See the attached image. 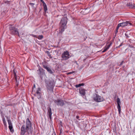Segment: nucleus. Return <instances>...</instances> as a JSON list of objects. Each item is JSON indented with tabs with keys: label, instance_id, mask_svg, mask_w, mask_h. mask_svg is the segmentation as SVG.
Masks as SVG:
<instances>
[{
	"label": "nucleus",
	"instance_id": "1",
	"mask_svg": "<svg viewBox=\"0 0 135 135\" xmlns=\"http://www.w3.org/2000/svg\"><path fill=\"white\" fill-rule=\"evenodd\" d=\"M33 128L32 127L31 122L28 118H27L26 121V125H23L21 128V134L24 135L26 133L27 135L32 134Z\"/></svg>",
	"mask_w": 135,
	"mask_h": 135
},
{
	"label": "nucleus",
	"instance_id": "2",
	"mask_svg": "<svg viewBox=\"0 0 135 135\" xmlns=\"http://www.w3.org/2000/svg\"><path fill=\"white\" fill-rule=\"evenodd\" d=\"M68 18L66 17H64L61 20L59 26L60 27V32L62 33L64 31L65 29L67 28L66 24L67 22Z\"/></svg>",
	"mask_w": 135,
	"mask_h": 135
},
{
	"label": "nucleus",
	"instance_id": "3",
	"mask_svg": "<svg viewBox=\"0 0 135 135\" xmlns=\"http://www.w3.org/2000/svg\"><path fill=\"white\" fill-rule=\"evenodd\" d=\"M9 30L10 33L12 35H15L19 34L18 30L15 27L12 26L11 24L9 25Z\"/></svg>",
	"mask_w": 135,
	"mask_h": 135
},
{
	"label": "nucleus",
	"instance_id": "4",
	"mask_svg": "<svg viewBox=\"0 0 135 135\" xmlns=\"http://www.w3.org/2000/svg\"><path fill=\"white\" fill-rule=\"evenodd\" d=\"M41 89L39 88H37L36 91L35 90H34V88L33 89L32 93L38 99H40L41 97Z\"/></svg>",
	"mask_w": 135,
	"mask_h": 135
},
{
	"label": "nucleus",
	"instance_id": "5",
	"mask_svg": "<svg viewBox=\"0 0 135 135\" xmlns=\"http://www.w3.org/2000/svg\"><path fill=\"white\" fill-rule=\"evenodd\" d=\"M54 85V82L53 81H49L47 82L46 86L47 88L49 90H52Z\"/></svg>",
	"mask_w": 135,
	"mask_h": 135
},
{
	"label": "nucleus",
	"instance_id": "6",
	"mask_svg": "<svg viewBox=\"0 0 135 135\" xmlns=\"http://www.w3.org/2000/svg\"><path fill=\"white\" fill-rule=\"evenodd\" d=\"M56 104L58 106H62L65 104L64 101L61 99H58L54 100Z\"/></svg>",
	"mask_w": 135,
	"mask_h": 135
},
{
	"label": "nucleus",
	"instance_id": "7",
	"mask_svg": "<svg viewBox=\"0 0 135 135\" xmlns=\"http://www.w3.org/2000/svg\"><path fill=\"white\" fill-rule=\"evenodd\" d=\"M70 55L69 52L67 51H64L62 54L61 57L63 60H68L69 58Z\"/></svg>",
	"mask_w": 135,
	"mask_h": 135
},
{
	"label": "nucleus",
	"instance_id": "8",
	"mask_svg": "<svg viewBox=\"0 0 135 135\" xmlns=\"http://www.w3.org/2000/svg\"><path fill=\"white\" fill-rule=\"evenodd\" d=\"M94 100L97 102H100L103 101V99L101 97L96 94V96L94 97Z\"/></svg>",
	"mask_w": 135,
	"mask_h": 135
},
{
	"label": "nucleus",
	"instance_id": "9",
	"mask_svg": "<svg viewBox=\"0 0 135 135\" xmlns=\"http://www.w3.org/2000/svg\"><path fill=\"white\" fill-rule=\"evenodd\" d=\"M117 108L118 109V111L119 114H120L121 111V107L120 105V104L121 103L120 100L119 98H118L117 99Z\"/></svg>",
	"mask_w": 135,
	"mask_h": 135
},
{
	"label": "nucleus",
	"instance_id": "10",
	"mask_svg": "<svg viewBox=\"0 0 135 135\" xmlns=\"http://www.w3.org/2000/svg\"><path fill=\"white\" fill-rule=\"evenodd\" d=\"M47 115H48V116L50 118V121H51L52 119L51 115L52 114L51 109L50 107H49L47 108Z\"/></svg>",
	"mask_w": 135,
	"mask_h": 135
},
{
	"label": "nucleus",
	"instance_id": "11",
	"mask_svg": "<svg viewBox=\"0 0 135 135\" xmlns=\"http://www.w3.org/2000/svg\"><path fill=\"white\" fill-rule=\"evenodd\" d=\"M7 120L9 125L8 127L10 131L11 132H13L14 130L13 129L12 124L11 122V120L8 119Z\"/></svg>",
	"mask_w": 135,
	"mask_h": 135
},
{
	"label": "nucleus",
	"instance_id": "12",
	"mask_svg": "<svg viewBox=\"0 0 135 135\" xmlns=\"http://www.w3.org/2000/svg\"><path fill=\"white\" fill-rule=\"evenodd\" d=\"M43 69L41 68H39L38 70H37V74L40 77L41 79L42 78V76L43 75Z\"/></svg>",
	"mask_w": 135,
	"mask_h": 135
},
{
	"label": "nucleus",
	"instance_id": "13",
	"mask_svg": "<svg viewBox=\"0 0 135 135\" xmlns=\"http://www.w3.org/2000/svg\"><path fill=\"white\" fill-rule=\"evenodd\" d=\"M43 67L45 69H46L47 71L50 73L52 74L53 73V72L51 70L50 68L48 67L46 65H43Z\"/></svg>",
	"mask_w": 135,
	"mask_h": 135
},
{
	"label": "nucleus",
	"instance_id": "14",
	"mask_svg": "<svg viewBox=\"0 0 135 135\" xmlns=\"http://www.w3.org/2000/svg\"><path fill=\"white\" fill-rule=\"evenodd\" d=\"M129 23V24L130 25H131V23H129L128 21H126L125 22H123L122 23H120L118 25L119 26L123 27L127 26L128 25V24Z\"/></svg>",
	"mask_w": 135,
	"mask_h": 135
},
{
	"label": "nucleus",
	"instance_id": "15",
	"mask_svg": "<svg viewBox=\"0 0 135 135\" xmlns=\"http://www.w3.org/2000/svg\"><path fill=\"white\" fill-rule=\"evenodd\" d=\"M79 93L81 96H84L85 95V90L83 88H80L79 89Z\"/></svg>",
	"mask_w": 135,
	"mask_h": 135
},
{
	"label": "nucleus",
	"instance_id": "16",
	"mask_svg": "<svg viewBox=\"0 0 135 135\" xmlns=\"http://www.w3.org/2000/svg\"><path fill=\"white\" fill-rule=\"evenodd\" d=\"M112 44V43H110V44L108 45L107 46H105L104 49V50L103 51V52H104L106 51L109 48L110 46Z\"/></svg>",
	"mask_w": 135,
	"mask_h": 135
},
{
	"label": "nucleus",
	"instance_id": "17",
	"mask_svg": "<svg viewBox=\"0 0 135 135\" xmlns=\"http://www.w3.org/2000/svg\"><path fill=\"white\" fill-rule=\"evenodd\" d=\"M13 73L14 75V78L17 81V76L16 75V70L15 69H14L13 70Z\"/></svg>",
	"mask_w": 135,
	"mask_h": 135
},
{
	"label": "nucleus",
	"instance_id": "18",
	"mask_svg": "<svg viewBox=\"0 0 135 135\" xmlns=\"http://www.w3.org/2000/svg\"><path fill=\"white\" fill-rule=\"evenodd\" d=\"M127 6L128 7H129L130 8H133V5L131 3H128L127 4Z\"/></svg>",
	"mask_w": 135,
	"mask_h": 135
},
{
	"label": "nucleus",
	"instance_id": "19",
	"mask_svg": "<svg viewBox=\"0 0 135 135\" xmlns=\"http://www.w3.org/2000/svg\"><path fill=\"white\" fill-rule=\"evenodd\" d=\"M43 5L44 6V11L45 12H46L47 9V6L46 3L43 4Z\"/></svg>",
	"mask_w": 135,
	"mask_h": 135
},
{
	"label": "nucleus",
	"instance_id": "20",
	"mask_svg": "<svg viewBox=\"0 0 135 135\" xmlns=\"http://www.w3.org/2000/svg\"><path fill=\"white\" fill-rule=\"evenodd\" d=\"M3 121L4 125L5 126V127H7L6 122L4 118H3Z\"/></svg>",
	"mask_w": 135,
	"mask_h": 135
},
{
	"label": "nucleus",
	"instance_id": "21",
	"mask_svg": "<svg viewBox=\"0 0 135 135\" xmlns=\"http://www.w3.org/2000/svg\"><path fill=\"white\" fill-rule=\"evenodd\" d=\"M84 85V84L83 83L80 84L78 85H76L75 86L76 88H78L79 87L81 86H83Z\"/></svg>",
	"mask_w": 135,
	"mask_h": 135
},
{
	"label": "nucleus",
	"instance_id": "22",
	"mask_svg": "<svg viewBox=\"0 0 135 135\" xmlns=\"http://www.w3.org/2000/svg\"><path fill=\"white\" fill-rule=\"evenodd\" d=\"M43 37V36L42 35H40L38 36H37V37H36V38H37L39 40H41L42 39Z\"/></svg>",
	"mask_w": 135,
	"mask_h": 135
},
{
	"label": "nucleus",
	"instance_id": "23",
	"mask_svg": "<svg viewBox=\"0 0 135 135\" xmlns=\"http://www.w3.org/2000/svg\"><path fill=\"white\" fill-rule=\"evenodd\" d=\"M120 27V26H119L118 25V26L116 28V31H115V33L116 34L117 33V32H118V30L119 29V27Z\"/></svg>",
	"mask_w": 135,
	"mask_h": 135
},
{
	"label": "nucleus",
	"instance_id": "24",
	"mask_svg": "<svg viewBox=\"0 0 135 135\" xmlns=\"http://www.w3.org/2000/svg\"><path fill=\"white\" fill-rule=\"evenodd\" d=\"M34 90H35V84H34L33 87L32 88V91L33 89H34Z\"/></svg>",
	"mask_w": 135,
	"mask_h": 135
},
{
	"label": "nucleus",
	"instance_id": "25",
	"mask_svg": "<svg viewBox=\"0 0 135 135\" xmlns=\"http://www.w3.org/2000/svg\"><path fill=\"white\" fill-rule=\"evenodd\" d=\"M76 118L78 119L79 120H80V119H79L80 117L79 116H77L76 117Z\"/></svg>",
	"mask_w": 135,
	"mask_h": 135
},
{
	"label": "nucleus",
	"instance_id": "26",
	"mask_svg": "<svg viewBox=\"0 0 135 135\" xmlns=\"http://www.w3.org/2000/svg\"><path fill=\"white\" fill-rule=\"evenodd\" d=\"M123 61H122L120 63V65H119V66H120L121 65H122L123 64Z\"/></svg>",
	"mask_w": 135,
	"mask_h": 135
},
{
	"label": "nucleus",
	"instance_id": "27",
	"mask_svg": "<svg viewBox=\"0 0 135 135\" xmlns=\"http://www.w3.org/2000/svg\"><path fill=\"white\" fill-rule=\"evenodd\" d=\"M40 1L43 3V4L45 3L43 0H40Z\"/></svg>",
	"mask_w": 135,
	"mask_h": 135
},
{
	"label": "nucleus",
	"instance_id": "28",
	"mask_svg": "<svg viewBox=\"0 0 135 135\" xmlns=\"http://www.w3.org/2000/svg\"><path fill=\"white\" fill-rule=\"evenodd\" d=\"M31 35L32 36H33V37H37V36H36L35 35H34L33 34H32V35Z\"/></svg>",
	"mask_w": 135,
	"mask_h": 135
},
{
	"label": "nucleus",
	"instance_id": "29",
	"mask_svg": "<svg viewBox=\"0 0 135 135\" xmlns=\"http://www.w3.org/2000/svg\"><path fill=\"white\" fill-rule=\"evenodd\" d=\"M53 134H54V135H56V133H55V132L54 131V129H53Z\"/></svg>",
	"mask_w": 135,
	"mask_h": 135
},
{
	"label": "nucleus",
	"instance_id": "30",
	"mask_svg": "<svg viewBox=\"0 0 135 135\" xmlns=\"http://www.w3.org/2000/svg\"><path fill=\"white\" fill-rule=\"evenodd\" d=\"M125 35L126 37H129V36L127 35V34L126 33L125 34Z\"/></svg>",
	"mask_w": 135,
	"mask_h": 135
},
{
	"label": "nucleus",
	"instance_id": "31",
	"mask_svg": "<svg viewBox=\"0 0 135 135\" xmlns=\"http://www.w3.org/2000/svg\"><path fill=\"white\" fill-rule=\"evenodd\" d=\"M133 8L135 9V4H134V5H133Z\"/></svg>",
	"mask_w": 135,
	"mask_h": 135
},
{
	"label": "nucleus",
	"instance_id": "32",
	"mask_svg": "<svg viewBox=\"0 0 135 135\" xmlns=\"http://www.w3.org/2000/svg\"><path fill=\"white\" fill-rule=\"evenodd\" d=\"M73 72H69L68 73V74H71Z\"/></svg>",
	"mask_w": 135,
	"mask_h": 135
},
{
	"label": "nucleus",
	"instance_id": "33",
	"mask_svg": "<svg viewBox=\"0 0 135 135\" xmlns=\"http://www.w3.org/2000/svg\"><path fill=\"white\" fill-rule=\"evenodd\" d=\"M30 4L31 5H33L34 4L32 3H30Z\"/></svg>",
	"mask_w": 135,
	"mask_h": 135
},
{
	"label": "nucleus",
	"instance_id": "34",
	"mask_svg": "<svg viewBox=\"0 0 135 135\" xmlns=\"http://www.w3.org/2000/svg\"><path fill=\"white\" fill-rule=\"evenodd\" d=\"M122 45V43H121L119 45V47H120Z\"/></svg>",
	"mask_w": 135,
	"mask_h": 135
},
{
	"label": "nucleus",
	"instance_id": "35",
	"mask_svg": "<svg viewBox=\"0 0 135 135\" xmlns=\"http://www.w3.org/2000/svg\"><path fill=\"white\" fill-rule=\"evenodd\" d=\"M10 2L9 1H5V3H8V2Z\"/></svg>",
	"mask_w": 135,
	"mask_h": 135
},
{
	"label": "nucleus",
	"instance_id": "36",
	"mask_svg": "<svg viewBox=\"0 0 135 135\" xmlns=\"http://www.w3.org/2000/svg\"><path fill=\"white\" fill-rule=\"evenodd\" d=\"M12 105V104H9V105H7V106H10V105H11V106H12V105Z\"/></svg>",
	"mask_w": 135,
	"mask_h": 135
},
{
	"label": "nucleus",
	"instance_id": "37",
	"mask_svg": "<svg viewBox=\"0 0 135 135\" xmlns=\"http://www.w3.org/2000/svg\"><path fill=\"white\" fill-rule=\"evenodd\" d=\"M18 85V84L17 83V85Z\"/></svg>",
	"mask_w": 135,
	"mask_h": 135
}]
</instances>
